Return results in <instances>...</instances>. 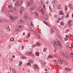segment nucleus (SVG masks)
<instances>
[{
	"mask_svg": "<svg viewBox=\"0 0 73 73\" xmlns=\"http://www.w3.org/2000/svg\"><path fill=\"white\" fill-rule=\"evenodd\" d=\"M54 44H55V45H56V46H61V45H62V44H61V43H60V40L55 41L54 42Z\"/></svg>",
	"mask_w": 73,
	"mask_h": 73,
	"instance_id": "nucleus-1",
	"label": "nucleus"
},
{
	"mask_svg": "<svg viewBox=\"0 0 73 73\" xmlns=\"http://www.w3.org/2000/svg\"><path fill=\"white\" fill-rule=\"evenodd\" d=\"M21 1H17L16 3H15V6H17V7H19L21 4H22L23 3V1L22 0H21Z\"/></svg>",
	"mask_w": 73,
	"mask_h": 73,
	"instance_id": "nucleus-2",
	"label": "nucleus"
},
{
	"mask_svg": "<svg viewBox=\"0 0 73 73\" xmlns=\"http://www.w3.org/2000/svg\"><path fill=\"white\" fill-rule=\"evenodd\" d=\"M7 11L9 12H12V6L11 5H9L7 9Z\"/></svg>",
	"mask_w": 73,
	"mask_h": 73,
	"instance_id": "nucleus-3",
	"label": "nucleus"
},
{
	"mask_svg": "<svg viewBox=\"0 0 73 73\" xmlns=\"http://www.w3.org/2000/svg\"><path fill=\"white\" fill-rule=\"evenodd\" d=\"M39 9L40 11V12L42 13L43 14H44V13H45V11L44 10L42 7H39Z\"/></svg>",
	"mask_w": 73,
	"mask_h": 73,
	"instance_id": "nucleus-4",
	"label": "nucleus"
},
{
	"mask_svg": "<svg viewBox=\"0 0 73 73\" xmlns=\"http://www.w3.org/2000/svg\"><path fill=\"white\" fill-rule=\"evenodd\" d=\"M62 56H64V57L66 58H67V59H69V57H68V56L65 53H62Z\"/></svg>",
	"mask_w": 73,
	"mask_h": 73,
	"instance_id": "nucleus-5",
	"label": "nucleus"
},
{
	"mask_svg": "<svg viewBox=\"0 0 73 73\" xmlns=\"http://www.w3.org/2000/svg\"><path fill=\"white\" fill-rule=\"evenodd\" d=\"M11 72L12 73H16V70L15 69L13 68H9Z\"/></svg>",
	"mask_w": 73,
	"mask_h": 73,
	"instance_id": "nucleus-6",
	"label": "nucleus"
},
{
	"mask_svg": "<svg viewBox=\"0 0 73 73\" xmlns=\"http://www.w3.org/2000/svg\"><path fill=\"white\" fill-rule=\"evenodd\" d=\"M58 61L59 62V63L60 64H63V62L62 61H61V59L60 58H58Z\"/></svg>",
	"mask_w": 73,
	"mask_h": 73,
	"instance_id": "nucleus-7",
	"label": "nucleus"
},
{
	"mask_svg": "<svg viewBox=\"0 0 73 73\" xmlns=\"http://www.w3.org/2000/svg\"><path fill=\"white\" fill-rule=\"evenodd\" d=\"M23 27H24V25H21L20 26L17 25L16 26V28H18V29H22Z\"/></svg>",
	"mask_w": 73,
	"mask_h": 73,
	"instance_id": "nucleus-8",
	"label": "nucleus"
},
{
	"mask_svg": "<svg viewBox=\"0 0 73 73\" xmlns=\"http://www.w3.org/2000/svg\"><path fill=\"white\" fill-rule=\"evenodd\" d=\"M72 23V21L71 20H70L68 21V27L69 28H70V26L72 25V24H71V23Z\"/></svg>",
	"mask_w": 73,
	"mask_h": 73,
	"instance_id": "nucleus-9",
	"label": "nucleus"
},
{
	"mask_svg": "<svg viewBox=\"0 0 73 73\" xmlns=\"http://www.w3.org/2000/svg\"><path fill=\"white\" fill-rule=\"evenodd\" d=\"M33 60H31L27 64V65H29L30 66H31V64H32V63H33Z\"/></svg>",
	"mask_w": 73,
	"mask_h": 73,
	"instance_id": "nucleus-10",
	"label": "nucleus"
},
{
	"mask_svg": "<svg viewBox=\"0 0 73 73\" xmlns=\"http://www.w3.org/2000/svg\"><path fill=\"white\" fill-rule=\"evenodd\" d=\"M54 5H56V4L57 3V1H54L52 2Z\"/></svg>",
	"mask_w": 73,
	"mask_h": 73,
	"instance_id": "nucleus-11",
	"label": "nucleus"
},
{
	"mask_svg": "<svg viewBox=\"0 0 73 73\" xmlns=\"http://www.w3.org/2000/svg\"><path fill=\"white\" fill-rule=\"evenodd\" d=\"M28 17V15L27 14H25V16L23 17V19L25 20H26Z\"/></svg>",
	"mask_w": 73,
	"mask_h": 73,
	"instance_id": "nucleus-12",
	"label": "nucleus"
},
{
	"mask_svg": "<svg viewBox=\"0 0 73 73\" xmlns=\"http://www.w3.org/2000/svg\"><path fill=\"white\" fill-rule=\"evenodd\" d=\"M23 21L21 19H19L18 20V23L19 24H21L22 23H23Z\"/></svg>",
	"mask_w": 73,
	"mask_h": 73,
	"instance_id": "nucleus-13",
	"label": "nucleus"
},
{
	"mask_svg": "<svg viewBox=\"0 0 73 73\" xmlns=\"http://www.w3.org/2000/svg\"><path fill=\"white\" fill-rule=\"evenodd\" d=\"M32 54V50H31L30 52H28L27 54V55H29V56H31Z\"/></svg>",
	"mask_w": 73,
	"mask_h": 73,
	"instance_id": "nucleus-14",
	"label": "nucleus"
},
{
	"mask_svg": "<svg viewBox=\"0 0 73 73\" xmlns=\"http://www.w3.org/2000/svg\"><path fill=\"white\" fill-rule=\"evenodd\" d=\"M34 69H38V65L36 64H35L34 65Z\"/></svg>",
	"mask_w": 73,
	"mask_h": 73,
	"instance_id": "nucleus-15",
	"label": "nucleus"
},
{
	"mask_svg": "<svg viewBox=\"0 0 73 73\" xmlns=\"http://www.w3.org/2000/svg\"><path fill=\"white\" fill-rule=\"evenodd\" d=\"M44 19L45 20H48V15H44Z\"/></svg>",
	"mask_w": 73,
	"mask_h": 73,
	"instance_id": "nucleus-16",
	"label": "nucleus"
},
{
	"mask_svg": "<svg viewBox=\"0 0 73 73\" xmlns=\"http://www.w3.org/2000/svg\"><path fill=\"white\" fill-rule=\"evenodd\" d=\"M23 10L24 9H23L22 8H21V9H20L19 10L20 13H21V14H22V12H23Z\"/></svg>",
	"mask_w": 73,
	"mask_h": 73,
	"instance_id": "nucleus-17",
	"label": "nucleus"
},
{
	"mask_svg": "<svg viewBox=\"0 0 73 73\" xmlns=\"http://www.w3.org/2000/svg\"><path fill=\"white\" fill-rule=\"evenodd\" d=\"M10 19L12 21H14L15 20L14 17L13 16H11Z\"/></svg>",
	"mask_w": 73,
	"mask_h": 73,
	"instance_id": "nucleus-18",
	"label": "nucleus"
},
{
	"mask_svg": "<svg viewBox=\"0 0 73 73\" xmlns=\"http://www.w3.org/2000/svg\"><path fill=\"white\" fill-rule=\"evenodd\" d=\"M6 28L7 29L8 31H10V28H9V26H7L6 27Z\"/></svg>",
	"mask_w": 73,
	"mask_h": 73,
	"instance_id": "nucleus-19",
	"label": "nucleus"
},
{
	"mask_svg": "<svg viewBox=\"0 0 73 73\" xmlns=\"http://www.w3.org/2000/svg\"><path fill=\"white\" fill-rule=\"evenodd\" d=\"M33 1H30L27 3V4H29V5H31V4H33Z\"/></svg>",
	"mask_w": 73,
	"mask_h": 73,
	"instance_id": "nucleus-20",
	"label": "nucleus"
},
{
	"mask_svg": "<svg viewBox=\"0 0 73 73\" xmlns=\"http://www.w3.org/2000/svg\"><path fill=\"white\" fill-rule=\"evenodd\" d=\"M34 9H35V8L34 7H31L30 9L29 10V11H33V10H34Z\"/></svg>",
	"mask_w": 73,
	"mask_h": 73,
	"instance_id": "nucleus-21",
	"label": "nucleus"
},
{
	"mask_svg": "<svg viewBox=\"0 0 73 73\" xmlns=\"http://www.w3.org/2000/svg\"><path fill=\"white\" fill-rule=\"evenodd\" d=\"M34 15H35L36 16H38V13H37L36 11L34 12Z\"/></svg>",
	"mask_w": 73,
	"mask_h": 73,
	"instance_id": "nucleus-22",
	"label": "nucleus"
},
{
	"mask_svg": "<svg viewBox=\"0 0 73 73\" xmlns=\"http://www.w3.org/2000/svg\"><path fill=\"white\" fill-rule=\"evenodd\" d=\"M44 23L46 24V25L48 27H50V25H49V24H48L46 22L44 21Z\"/></svg>",
	"mask_w": 73,
	"mask_h": 73,
	"instance_id": "nucleus-23",
	"label": "nucleus"
},
{
	"mask_svg": "<svg viewBox=\"0 0 73 73\" xmlns=\"http://www.w3.org/2000/svg\"><path fill=\"white\" fill-rule=\"evenodd\" d=\"M36 45H38V46H40V45H41V44H40V43H36Z\"/></svg>",
	"mask_w": 73,
	"mask_h": 73,
	"instance_id": "nucleus-24",
	"label": "nucleus"
},
{
	"mask_svg": "<svg viewBox=\"0 0 73 73\" xmlns=\"http://www.w3.org/2000/svg\"><path fill=\"white\" fill-rule=\"evenodd\" d=\"M40 5L41 6L42 5V1H40L39 3Z\"/></svg>",
	"mask_w": 73,
	"mask_h": 73,
	"instance_id": "nucleus-25",
	"label": "nucleus"
},
{
	"mask_svg": "<svg viewBox=\"0 0 73 73\" xmlns=\"http://www.w3.org/2000/svg\"><path fill=\"white\" fill-rule=\"evenodd\" d=\"M35 54L37 56H39V54H40L38 52H35Z\"/></svg>",
	"mask_w": 73,
	"mask_h": 73,
	"instance_id": "nucleus-26",
	"label": "nucleus"
},
{
	"mask_svg": "<svg viewBox=\"0 0 73 73\" xmlns=\"http://www.w3.org/2000/svg\"><path fill=\"white\" fill-rule=\"evenodd\" d=\"M73 53H71L70 54V57H73Z\"/></svg>",
	"mask_w": 73,
	"mask_h": 73,
	"instance_id": "nucleus-27",
	"label": "nucleus"
},
{
	"mask_svg": "<svg viewBox=\"0 0 73 73\" xmlns=\"http://www.w3.org/2000/svg\"><path fill=\"white\" fill-rule=\"evenodd\" d=\"M65 70H66V71H68L69 70H70L69 69V68H65Z\"/></svg>",
	"mask_w": 73,
	"mask_h": 73,
	"instance_id": "nucleus-28",
	"label": "nucleus"
},
{
	"mask_svg": "<svg viewBox=\"0 0 73 73\" xmlns=\"http://www.w3.org/2000/svg\"><path fill=\"white\" fill-rule=\"evenodd\" d=\"M21 58L23 60H26V59L27 58H26V57L22 56Z\"/></svg>",
	"mask_w": 73,
	"mask_h": 73,
	"instance_id": "nucleus-29",
	"label": "nucleus"
},
{
	"mask_svg": "<svg viewBox=\"0 0 73 73\" xmlns=\"http://www.w3.org/2000/svg\"><path fill=\"white\" fill-rule=\"evenodd\" d=\"M10 41H14V38H10Z\"/></svg>",
	"mask_w": 73,
	"mask_h": 73,
	"instance_id": "nucleus-30",
	"label": "nucleus"
},
{
	"mask_svg": "<svg viewBox=\"0 0 73 73\" xmlns=\"http://www.w3.org/2000/svg\"><path fill=\"white\" fill-rule=\"evenodd\" d=\"M14 17L15 20H17V19H18V16H15Z\"/></svg>",
	"mask_w": 73,
	"mask_h": 73,
	"instance_id": "nucleus-31",
	"label": "nucleus"
},
{
	"mask_svg": "<svg viewBox=\"0 0 73 73\" xmlns=\"http://www.w3.org/2000/svg\"><path fill=\"white\" fill-rule=\"evenodd\" d=\"M60 25H64V23L62 22H61L60 23Z\"/></svg>",
	"mask_w": 73,
	"mask_h": 73,
	"instance_id": "nucleus-32",
	"label": "nucleus"
},
{
	"mask_svg": "<svg viewBox=\"0 0 73 73\" xmlns=\"http://www.w3.org/2000/svg\"><path fill=\"white\" fill-rule=\"evenodd\" d=\"M63 14V12L62 11H60L59 13V15H62Z\"/></svg>",
	"mask_w": 73,
	"mask_h": 73,
	"instance_id": "nucleus-33",
	"label": "nucleus"
},
{
	"mask_svg": "<svg viewBox=\"0 0 73 73\" xmlns=\"http://www.w3.org/2000/svg\"><path fill=\"white\" fill-rule=\"evenodd\" d=\"M53 57V56L51 55H49L48 56V58H51V57Z\"/></svg>",
	"mask_w": 73,
	"mask_h": 73,
	"instance_id": "nucleus-34",
	"label": "nucleus"
},
{
	"mask_svg": "<svg viewBox=\"0 0 73 73\" xmlns=\"http://www.w3.org/2000/svg\"><path fill=\"white\" fill-rule=\"evenodd\" d=\"M54 48L55 49H56V50H58V48H57V47L54 46Z\"/></svg>",
	"mask_w": 73,
	"mask_h": 73,
	"instance_id": "nucleus-35",
	"label": "nucleus"
},
{
	"mask_svg": "<svg viewBox=\"0 0 73 73\" xmlns=\"http://www.w3.org/2000/svg\"><path fill=\"white\" fill-rule=\"evenodd\" d=\"M15 9V8H14L13 9L14 11V12H17V10L16 9Z\"/></svg>",
	"mask_w": 73,
	"mask_h": 73,
	"instance_id": "nucleus-36",
	"label": "nucleus"
},
{
	"mask_svg": "<svg viewBox=\"0 0 73 73\" xmlns=\"http://www.w3.org/2000/svg\"><path fill=\"white\" fill-rule=\"evenodd\" d=\"M33 23L32 22H31V27H33V24H32Z\"/></svg>",
	"mask_w": 73,
	"mask_h": 73,
	"instance_id": "nucleus-37",
	"label": "nucleus"
},
{
	"mask_svg": "<svg viewBox=\"0 0 73 73\" xmlns=\"http://www.w3.org/2000/svg\"><path fill=\"white\" fill-rule=\"evenodd\" d=\"M64 9H65V10H66H66L68 9V7L66 6H65V7H64Z\"/></svg>",
	"mask_w": 73,
	"mask_h": 73,
	"instance_id": "nucleus-38",
	"label": "nucleus"
},
{
	"mask_svg": "<svg viewBox=\"0 0 73 73\" xmlns=\"http://www.w3.org/2000/svg\"><path fill=\"white\" fill-rule=\"evenodd\" d=\"M58 9H60V5H58Z\"/></svg>",
	"mask_w": 73,
	"mask_h": 73,
	"instance_id": "nucleus-39",
	"label": "nucleus"
},
{
	"mask_svg": "<svg viewBox=\"0 0 73 73\" xmlns=\"http://www.w3.org/2000/svg\"><path fill=\"white\" fill-rule=\"evenodd\" d=\"M54 66H58V64L56 62L55 63V64H54Z\"/></svg>",
	"mask_w": 73,
	"mask_h": 73,
	"instance_id": "nucleus-40",
	"label": "nucleus"
},
{
	"mask_svg": "<svg viewBox=\"0 0 73 73\" xmlns=\"http://www.w3.org/2000/svg\"><path fill=\"white\" fill-rule=\"evenodd\" d=\"M68 7L69 8H72V5L71 4H69L68 5Z\"/></svg>",
	"mask_w": 73,
	"mask_h": 73,
	"instance_id": "nucleus-41",
	"label": "nucleus"
},
{
	"mask_svg": "<svg viewBox=\"0 0 73 73\" xmlns=\"http://www.w3.org/2000/svg\"><path fill=\"white\" fill-rule=\"evenodd\" d=\"M15 33H19V30H16L15 31Z\"/></svg>",
	"mask_w": 73,
	"mask_h": 73,
	"instance_id": "nucleus-42",
	"label": "nucleus"
},
{
	"mask_svg": "<svg viewBox=\"0 0 73 73\" xmlns=\"http://www.w3.org/2000/svg\"><path fill=\"white\" fill-rule=\"evenodd\" d=\"M46 48H44L43 49V52H46Z\"/></svg>",
	"mask_w": 73,
	"mask_h": 73,
	"instance_id": "nucleus-43",
	"label": "nucleus"
},
{
	"mask_svg": "<svg viewBox=\"0 0 73 73\" xmlns=\"http://www.w3.org/2000/svg\"><path fill=\"white\" fill-rule=\"evenodd\" d=\"M7 16H8V17H11V14H7Z\"/></svg>",
	"mask_w": 73,
	"mask_h": 73,
	"instance_id": "nucleus-44",
	"label": "nucleus"
},
{
	"mask_svg": "<svg viewBox=\"0 0 73 73\" xmlns=\"http://www.w3.org/2000/svg\"><path fill=\"white\" fill-rule=\"evenodd\" d=\"M50 32H51V33H53V30L52 29H51V30L50 31Z\"/></svg>",
	"mask_w": 73,
	"mask_h": 73,
	"instance_id": "nucleus-45",
	"label": "nucleus"
},
{
	"mask_svg": "<svg viewBox=\"0 0 73 73\" xmlns=\"http://www.w3.org/2000/svg\"><path fill=\"white\" fill-rule=\"evenodd\" d=\"M19 66H21V65H22V62H20L19 63Z\"/></svg>",
	"mask_w": 73,
	"mask_h": 73,
	"instance_id": "nucleus-46",
	"label": "nucleus"
},
{
	"mask_svg": "<svg viewBox=\"0 0 73 73\" xmlns=\"http://www.w3.org/2000/svg\"><path fill=\"white\" fill-rule=\"evenodd\" d=\"M30 36H31V33H29L28 35L27 36L28 37H30Z\"/></svg>",
	"mask_w": 73,
	"mask_h": 73,
	"instance_id": "nucleus-47",
	"label": "nucleus"
},
{
	"mask_svg": "<svg viewBox=\"0 0 73 73\" xmlns=\"http://www.w3.org/2000/svg\"><path fill=\"white\" fill-rule=\"evenodd\" d=\"M54 16L55 17H56V18L57 17V15H56V14H55L54 15Z\"/></svg>",
	"mask_w": 73,
	"mask_h": 73,
	"instance_id": "nucleus-48",
	"label": "nucleus"
},
{
	"mask_svg": "<svg viewBox=\"0 0 73 73\" xmlns=\"http://www.w3.org/2000/svg\"><path fill=\"white\" fill-rule=\"evenodd\" d=\"M71 46L72 48H73V43H72L71 44Z\"/></svg>",
	"mask_w": 73,
	"mask_h": 73,
	"instance_id": "nucleus-49",
	"label": "nucleus"
},
{
	"mask_svg": "<svg viewBox=\"0 0 73 73\" xmlns=\"http://www.w3.org/2000/svg\"><path fill=\"white\" fill-rule=\"evenodd\" d=\"M68 38H67V37H66L65 38V41H66L68 40Z\"/></svg>",
	"mask_w": 73,
	"mask_h": 73,
	"instance_id": "nucleus-50",
	"label": "nucleus"
},
{
	"mask_svg": "<svg viewBox=\"0 0 73 73\" xmlns=\"http://www.w3.org/2000/svg\"><path fill=\"white\" fill-rule=\"evenodd\" d=\"M43 6V8H45V4H44Z\"/></svg>",
	"mask_w": 73,
	"mask_h": 73,
	"instance_id": "nucleus-51",
	"label": "nucleus"
},
{
	"mask_svg": "<svg viewBox=\"0 0 73 73\" xmlns=\"http://www.w3.org/2000/svg\"><path fill=\"white\" fill-rule=\"evenodd\" d=\"M44 70H45V71H48V69H47V68H45L44 69Z\"/></svg>",
	"mask_w": 73,
	"mask_h": 73,
	"instance_id": "nucleus-52",
	"label": "nucleus"
},
{
	"mask_svg": "<svg viewBox=\"0 0 73 73\" xmlns=\"http://www.w3.org/2000/svg\"><path fill=\"white\" fill-rule=\"evenodd\" d=\"M24 46H22V50H23V49H24Z\"/></svg>",
	"mask_w": 73,
	"mask_h": 73,
	"instance_id": "nucleus-53",
	"label": "nucleus"
},
{
	"mask_svg": "<svg viewBox=\"0 0 73 73\" xmlns=\"http://www.w3.org/2000/svg\"><path fill=\"white\" fill-rule=\"evenodd\" d=\"M32 48H35V45H34L33 46H32Z\"/></svg>",
	"mask_w": 73,
	"mask_h": 73,
	"instance_id": "nucleus-54",
	"label": "nucleus"
},
{
	"mask_svg": "<svg viewBox=\"0 0 73 73\" xmlns=\"http://www.w3.org/2000/svg\"><path fill=\"white\" fill-rule=\"evenodd\" d=\"M35 34L36 35V36H38V35H38L37 34V33H35Z\"/></svg>",
	"mask_w": 73,
	"mask_h": 73,
	"instance_id": "nucleus-55",
	"label": "nucleus"
},
{
	"mask_svg": "<svg viewBox=\"0 0 73 73\" xmlns=\"http://www.w3.org/2000/svg\"><path fill=\"white\" fill-rule=\"evenodd\" d=\"M5 23H7L8 22V21L7 20H5Z\"/></svg>",
	"mask_w": 73,
	"mask_h": 73,
	"instance_id": "nucleus-56",
	"label": "nucleus"
},
{
	"mask_svg": "<svg viewBox=\"0 0 73 73\" xmlns=\"http://www.w3.org/2000/svg\"><path fill=\"white\" fill-rule=\"evenodd\" d=\"M12 57H13V58H14L15 57V55H13L12 56Z\"/></svg>",
	"mask_w": 73,
	"mask_h": 73,
	"instance_id": "nucleus-57",
	"label": "nucleus"
},
{
	"mask_svg": "<svg viewBox=\"0 0 73 73\" xmlns=\"http://www.w3.org/2000/svg\"><path fill=\"white\" fill-rule=\"evenodd\" d=\"M49 8L50 10H51V7H50V6H49Z\"/></svg>",
	"mask_w": 73,
	"mask_h": 73,
	"instance_id": "nucleus-58",
	"label": "nucleus"
},
{
	"mask_svg": "<svg viewBox=\"0 0 73 73\" xmlns=\"http://www.w3.org/2000/svg\"><path fill=\"white\" fill-rule=\"evenodd\" d=\"M70 37H73V36L72 35H70Z\"/></svg>",
	"mask_w": 73,
	"mask_h": 73,
	"instance_id": "nucleus-59",
	"label": "nucleus"
},
{
	"mask_svg": "<svg viewBox=\"0 0 73 73\" xmlns=\"http://www.w3.org/2000/svg\"><path fill=\"white\" fill-rule=\"evenodd\" d=\"M66 17H69V15H68V14L67 15Z\"/></svg>",
	"mask_w": 73,
	"mask_h": 73,
	"instance_id": "nucleus-60",
	"label": "nucleus"
},
{
	"mask_svg": "<svg viewBox=\"0 0 73 73\" xmlns=\"http://www.w3.org/2000/svg\"><path fill=\"white\" fill-rule=\"evenodd\" d=\"M49 2V1H47L46 3V4H48V3Z\"/></svg>",
	"mask_w": 73,
	"mask_h": 73,
	"instance_id": "nucleus-61",
	"label": "nucleus"
},
{
	"mask_svg": "<svg viewBox=\"0 0 73 73\" xmlns=\"http://www.w3.org/2000/svg\"><path fill=\"white\" fill-rule=\"evenodd\" d=\"M67 46H70V44H67Z\"/></svg>",
	"mask_w": 73,
	"mask_h": 73,
	"instance_id": "nucleus-62",
	"label": "nucleus"
},
{
	"mask_svg": "<svg viewBox=\"0 0 73 73\" xmlns=\"http://www.w3.org/2000/svg\"><path fill=\"white\" fill-rule=\"evenodd\" d=\"M46 63L45 62H43V64H44V65H45Z\"/></svg>",
	"mask_w": 73,
	"mask_h": 73,
	"instance_id": "nucleus-63",
	"label": "nucleus"
},
{
	"mask_svg": "<svg viewBox=\"0 0 73 73\" xmlns=\"http://www.w3.org/2000/svg\"><path fill=\"white\" fill-rule=\"evenodd\" d=\"M72 17L73 18V14H72Z\"/></svg>",
	"mask_w": 73,
	"mask_h": 73,
	"instance_id": "nucleus-64",
	"label": "nucleus"
}]
</instances>
